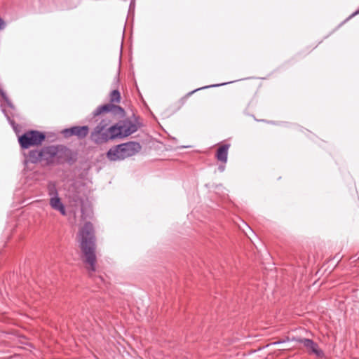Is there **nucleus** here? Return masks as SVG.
Masks as SVG:
<instances>
[{"label": "nucleus", "mask_w": 359, "mask_h": 359, "mask_svg": "<svg viewBox=\"0 0 359 359\" xmlns=\"http://www.w3.org/2000/svg\"><path fill=\"white\" fill-rule=\"evenodd\" d=\"M79 242L81 250L85 257V262L90 265L92 272L95 271V236L93 226L91 222H87L79 230Z\"/></svg>", "instance_id": "1"}, {"label": "nucleus", "mask_w": 359, "mask_h": 359, "mask_svg": "<svg viewBox=\"0 0 359 359\" xmlns=\"http://www.w3.org/2000/svg\"><path fill=\"white\" fill-rule=\"evenodd\" d=\"M109 124L110 120L102 119L91 133L92 141L96 144H101L116 138L124 137L121 122L111 126H109Z\"/></svg>", "instance_id": "2"}, {"label": "nucleus", "mask_w": 359, "mask_h": 359, "mask_svg": "<svg viewBox=\"0 0 359 359\" xmlns=\"http://www.w3.org/2000/svg\"><path fill=\"white\" fill-rule=\"evenodd\" d=\"M142 149L137 142L131 141L111 147L107 153V157L112 161L123 160L133 156Z\"/></svg>", "instance_id": "3"}, {"label": "nucleus", "mask_w": 359, "mask_h": 359, "mask_svg": "<svg viewBox=\"0 0 359 359\" xmlns=\"http://www.w3.org/2000/svg\"><path fill=\"white\" fill-rule=\"evenodd\" d=\"M46 139L43 132L31 130L18 136V142L22 149H26L31 147L40 145Z\"/></svg>", "instance_id": "4"}, {"label": "nucleus", "mask_w": 359, "mask_h": 359, "mask_svg": "<svg viewBox=\"0 0 359 359\" xmlns=\"http://www.w3.org/2000/svg\"><path fill=\"white\" fill-rule=\"evenodd\" d=\"M57 163L61 164L67 162L69 165L74 164L78 159V152L64 145H57Z\"/></svg>", "instance_id": "5"}, {"label": "nucleus", "mask_w": 359, "mask_h": 359, "mask_svg": "<svg viewBox=\"0 0 359 359\" xmlns=\"http://www.w3.org/2000/svg\"><path fill=\"white\" fill-rule=\"evenodd\" d=\"M293 341L302 344L306 348V351L310 355H315L317 358H322L324 356V352L319 348L317 343L309 339H301L293 337Z\"/></svg>", "instance_id": "6"}, {"label": "nucleus", "mask_w": 359, "mask_h": 359, "mask_svg": "<svg viewBox=\"0 0 359 359\" xmlns=\"http://www.w3.org/2000/svg\"><path fill=\"white\" fill-rule=\"evenodd\" d=\"M89 132V128L87 126H73L69 128H65L62 130V134L65 137L76 136L79 139L85 138Z\"/></svg>", "instance_id": "7"}, {"label": "nucleus", "mask_w": 359, "mask_h": 359, "mask_svg": "<svg viewBox=\"0 0 359 359\" xmlns=\"http://www.w3.org/2000/svg\"><path fill=\"white\" fill-rule=\"evenodd\" d=\"M104 112H112L114 114H123L124 109L120 106L115 105L112 103H109V104L99 106L93 112V115L95 117V116H99L101 114L104 113Z\"/></svg>", "instance_id": "8"}, {"label": "nucleus", "mask_w": 359, "mask_h": 359, "mask_svg": "<svg viewBox=\"0 0 359 359\" xmlns=\"http://www.w3.org/2000/svg\"><path fill=\"white\" fill-rule=\"evenodd\" d=\"M41 160H44L47 163H53V158L57 159V146L45 147L41 149Z\"/></svg>", "instance_id": "9"}, {"label": "nucleus", "mask_w": 359, "mask_h": 359, "mask_svg": "<svg viewBox=\"0 0 359 359\" xmlns=\"http://www.w3.org/2000/svg\"><path fill=\"white\" fill-rule=\"evenodd\" d=\"M121 123L123 128V132L124 137L133 134L138 130L137 124L131 121L126 120Z\"/></svg>", "instance_id": "10"}, {"label": "nucleus", "mask_w": 359, "mask_h": 359, "mask_svg": "<svg viewBox=\"0 0 359 359\" xmlns=\"http://www.w3.org/2000/svg\"><path fill=\"white\" fill-rule=\"evenodd\" d=\"M50 205L54 210L59 211L62 215H66L65 208L58 197L57 191H55V196L50 198Z\"/></svg>", "instance_id": "11"}, {"label": "nucleus", "mask_w": 359, "mask_h": 359, "mask_svg": "<svg viewBox=\"0 0 359 359\" xmlns=\"http://www.w3.org/2000/svg\"><path fill=\"white\" fill-rule=\"evenodd\" d=\"M230 144H225L219 147L217 151L216 158L218 161H221L223 163H226L227 162L228 158V150L229 149Z\"/></svg>", "instance_id": "12"}, {"label": "nucleus", "mask_w": 359, "mask_h": 359, "mask_svg": "<svg viewBox=\"0 0 359 359\" xmlns=\"http://www.w3.org/2000/svg\"><path fill=\"white\" fill-rule=\"evenodd\" d=\"M28 161L32 163H36L41 160V150H31L27 155Z\"/></svg>", "instance_id": "13"}, {"label": "nucleus", "mask_w": 359, "mask_h": 359, "mask_svg": "<svg viewBox=\"0 0 359 359\" xmlns=\"http://www.w3.org/2000/svg\"><path fill=\"white\" fill-rule=\"evenodd\" d=\"M1 111L3 112V114L5 115V116L6 117L8 123H10V125L12 126L13 130L16 133H19V130H18V128H19V125L15 123V122L11 118V116L7 114L6 109L3 107L2 105H1Z\"/></svg>", "instance_id": "14"}, {"label": "nucleus", "mask_w": 359, "mask_h": 359, "mask_svg": "<svg viewBox=\"0 0 359 359\" xmlns=\"http://www.w3.org/2000/svg\"><path fill=\"white\" fill-rule=\"evenodd\" d=\"M0 95L2 97V98L4 99V100L6 102L8 107L10 109H11L12 110L15 111V107L14 104L12 103L11 100L7 96L6 93L2 89H0Z\"/></svg>", "instance_id": "15"}, {"label": "nucleus", "mask_w": 359, "mask_h": 359, "mask_svg": "<svg viewBox=\"0 0 359 359\" xmlns=\"http://www.w3.org/2000/svg\"><path fill=\"white\" fill-rule=\"evenodd\" d=\"M233 81H229V82H225V83H218V84H212V85H209V86H204V87H201V88H198L197 89H195L194 90H192L191 92L189 93H188V95H190L193 93H194L196 91H198L200 90H202V89H206V88H215V87H219V86H224V85H226V84H229V83H232Z\"/></svg>", "instance_id": "16"}, {"label": "nucleus", "mask_w": 359, "mask_h": 359, "mask_svg": "<svg viewBox=\"0 0 359 359\" xmlns=\"http://www.w3.org/2000/svg\"><path fill=\"white\" fill-rule=\"evenodd\" d=\"M121 99V95L118 90H114L111 91L110 94V102H119Z\"/></svg>", "instance_id": "17"}, {"label": "nucleus", "mask_w": 359, "mask_h": 359, "mask_svg": "<svg viewBox=\"0 0 359 359\" xmlns=\"http://www.w3.org/2000/svg\"><path fill=\"white\" fill-rule=\"evenodd\" d=\"M224 164H225V163L222 164V165H219L218 166V168H217V169H218V170H219L220 172H223L224 171V170H225V165H224Z\"/></svg>", "instance_id": "18"}, {"label": "nucleus", "mask_w": 359, "mask_h": 359, "mask_svg": "<svg viewBox=\"0 0 359 359\" xmlns=\"http://www.w3.org/2000/svg\"><path fill=\"white\" fill-rule=\"evenodd\" d=\"M6 27V23L4 21L3 19H1L0 18V29H4V27Z\"/></svg>", "instance_id": "19"}, {"label": "nucleus", "mask_w": 359, "mask_h": 359, "mask_svg": "<svg viewBox=\"0 0 359 359\" xmlns=\"http://www.w3.org/2000/svg\"><path fill=\"white\" fill-rule=\"evenodd\" d=\"M358 14H359V9H358V10H357V11H355L354 13H353L351 15L350 18H352V17H353V16H355V15H358Z\"/></svg>", "instance_id": "20"}]
</instances>
